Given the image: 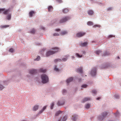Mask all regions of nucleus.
Returning a JSON list of instances; mask_svg holds the SVG:
<instances>
[{
  "label": "nucleus",
  "instance_id": "obj_40",
  "mask_svg": "<svg viewBox=\"0 0 121 121\" xmlns=\"http://www.w3.org/2000/svg\"><path fill=\"white\" fill-rule=\"evenodd\" d=\"M40 57L39 56H37V57L34 59L35 61H39L40 60Z\"/></svg>",
  "mask_w": 121,
  "mask_h": 121
},
{
  "label": "nucleus",
  "instance_id": "obj_58",
  "mask_svg": "<svg viewBox=\"0 0 121 121\" xmlns=\"http://www.w3.org/2000/svg\"><path fill=\"white\" fill-rule=\"evenodd\" d=\"M112 9V8L111 7L107 9V10H110Z\"/></svg>",
  "mask_w": 121,
  "mask_h": 121
},
{
  "label": "nucleus",
  "instance_id": "obj_20",
  "mask_svg": "<svg viewBox=\"0 0 121 121\" xmlns=\"http://www.w3.org/2000/svg\"><path fill=\"white\" fill-rule=\"evenodd\" d=\"M88 14L89 15H92L94 14V13L93 11L91 9H89L87 12Z\"/></svg>",
  "mask_w": 121,
  "mask_h": 121
},
{
  "label": "nucleus",
  "instance_id": "obj_63",
  "mask_svg": "<svg viewBox=\"0 0 121 121\" xmlns=\"http://www.w3.org/2000/svg\"><path fill=\"white\" fill-rule=\"evenodd\" d=\"M92 43H96V41H92Z\"/></svg>",
  "mask_w": 121,
  "mask_h": 121
},
{
  "label": "nucleus",
  "instance_id": "obj_53",
  "mask_svg": "<svg viewBox=\"0 0 121 121\" xmlns=\"http://www.w3.org/2000/svg\"><path fill=\"white\" fill-rule=\"evenodd\" d=\"M78 81L79 82H80L82 81V79L81 78H79L78 79Z\"/></svg>",
  "mask_w": 121,
  "mask_h": 121
},
{
  "label": "nucleus",
  "instance_id": "obj_44",
  "mask_svg": "<svg viewBox=\"0 0 121 121\" xmlns=\"http://www.w3.org/2000/svg\"><path fill=\"white\" fill-rule=\"evenodd\" d=\"M4 88V86L0 84V90H1Z\"/></svg>",
  "mask_w": 121,
  "mask_h": 121
},
{
  "label": "nucleus",
  "instance_id": "obj_15",
  "mask_svg": "<svg viewBox=\"0 0 121 121\" xmlns=\"http://www.w3.org/2000/svg\"><path fill=\"white\" fill-rule=\"evenodd\" d=\"M47 71V69H44L42 68L39 69L38 70V71L40 73H45Z\"/></svg>",
  "mask_w": 121,
  "mask_h": 121
},
{
  "label": "nucleus",
  "instance_id": "obj_36",
  "mask_svg": "<svg viewBox=\"0 0 121 121\" xmlns=\"http://www.w3.org/2000/svg\"><path fill=\"white\" fill-rule=\"evenodd\" d=\"M87 24L89 26H91L93 25V23L91 21H88L87 22Z\"/></svg>",
  "mask_w": 121,
  "mask_h": 121
},
{
  "label": "nucleus",
  "instance_id": "obj_42",
  "mask_svg": "<svg viewBox=\"0 0 121 121\" xmlns=\"http://www.w3.org/2000/svg\"><path fill=\"white\" fill-rule=\"evenodd\" d=\"M35 32L34 28H33L32 30L30 31V32L31 33L34 34Z\"/></svg>",
  "mask_w": 121,
  "mask_h": 121
},
{
  "label": "nucleus",
  "instance_id": "obj_49",
  "mask_svg": "<svg viewBox=\"0 0 121 121\" xmlns=\"http://www.w3.org/2000/svg\"><path fill=\"white\" fill-rule=\"evenodd\" d=\"M59 35V34L57 33H54L53 34V36H58Z\"/></svg>",
  "mask_w": 121,
  "mask_h": 121
},
{
  "label": "nucleus",
  "instance_id": "obj_48",
  "mask_svg": "<svg viewBox=\"0 0 121 121\" xmlns=\"http://www.w3.org/2000/svg\"><path fill=\"white\" fill-rule=\"evenodd\" d=\"M92 93L94 94H95L97 93V91L95 90H92Z\"/></svg>",
  "mask_w": 121,
  "mask_h": 121
},
{
  "label": "nucleus",
  "instance_id": "obj_28",
  "mask_svg": "<svg viewBox=\"0 0 121 121\" xmlns=\"http://www.w3.org/2000/svg\"><path fill=\"white\" fill-rule=\"evenodd\" d=\"M62 112L60 110H59L57 111L55 113V115L56 116H58L59 114L61 113Z\"/></svg>",
  "mask_w": 121,
  "mask_h": 121
},
{
  "label": "nucleus",
  "instance_id": "obj_2",
  "mask_svg": "<svg viewBox=\"0 0 121 121\" xmlns=\"http://www.w3.org/2000/svg\"><path fill=\"white\" fill-rule=\"evenodd\" d=\"M41 82L43 84L49 82V78L48 76L45 74H43L41 75Z\"/></svg>",
  "mask_w": 121,
  "mask_h": 121
},
{
  "label": "nucleus",
  "instance_id": "obj_64",
  "mask_svg": "<svg viewBox=\"0 0 121 121\" xmlns=\"http://www.w3.org/2000/svg\"><path fill=\"white\" fill-rule=\"evenodd\" d=\"M108 121H116V120H109Z\"/></svg>",
  "mask_w": 121,
  "mask_h": 121
},
{
  "label": "nucleus",
  "instance_id": "obj_1",
  "mask_svg": "<svg viewBox=\"0 0 121 121\" xmlns=\"http://www.w3.org/2000/svg\"><path fill=\"white\" fill-rule=\"evenodd\" d=\"M52 49L53 50H49L46 53V56L48 57L57 52L59 50V48L58 47H55L52 48Z\"/></svg>",
  "mask_w": 121,
  "mask_h": 121
},
{
  "label": "nucleus",
  "instance_id": "obj_12",
  "mask_svg": "<svg viewBox=\"0 0 121 121\" xmlns=\"http://www.w3.org/2000/svg\"><path fill=\"white\" fill-rule=\"evenodd\" d=\"M29 73L31 74V75L35 74L37 73V69H33L32 70H30L29 71Z\"/></svg>",
  "mask_w": 121,
  "mask_h": 121
},
{
  "label": "nucleus",
  "instance_id": "obj_51",
  "mask_svg": "<svg viewBox=\"0 0 121 121\" xmlns=\"http://www.w3.org/2000/svg\"><path fill=\"white\" fill-rule=\"evenodd\" d=\"M67 117H64L62 121H65L67 119Z\"/></svg>",
  "mask_w": 121,
  "mask_h": 121
},
{
  "label": "nucleus",
  "instance_id": "obj_11",
  "mask_svg": "<svg viewBox=\"0 0 121 121\" xmlns=\"http://www.w3.org/2000/svg\"><path fill=\"white\" fill-rule=\"evenodd\" d=\"M88 43L87 41L82 42L81 41L79 43V45L82 47H86L87 46Z\"/></svg>",
  "mask_w": 121,
  "mask_h": 121
},
{
  "label": "nucleus",
  "instance_id": "obj_55",
  "mask_svg": "<svg viewBox=\"0 0 121 121\" xmlns=\"http://www.w3.org/2000/svg\"><path fill=\"white\" fill-rule=\"evenodd\" d=\"M81 52H82V54H84V55H85L86 52H85V51H82Z\"/></svg>",
  "mask_w": 121,
  "mask_h": 121
},
{
  "label": "nucleus",
  "instance_id": "obj_34",
  "mask_svg": "<svg viewBox=\"0 0 121 121\" xmlns=\"http://www.w3.org/2000/svg\"><path fill=\"white\" fill-rule=\"evenodd\" d=\"M75 55L76 57L78 58H81L82 56V55H80L78 53H76Z\"/></svg>",
  "mask_w": 121,
  "mask_h": 121
},
{
  "label": "nucleus",
  "instance_id": "obj_24",
  "mask_svg": "<svg viewBox=\"0 0 121 121\" xmlns=\"http://www.w3.org/2000/svg\"><path fill=\"white\" fill-rule=\"evenodd\" d=\"M78 117V115L75 114L73 117L72 120L73 121H76L77 119V117Z\"/></svg>",
  "mask_w": 121,
  "mask_h": 121
},
{
  "label": "nucleus",
  "instance_id": "obj_9",
  "mask_svg": "<svg viewBox=\"0 0 121 121\" xmlns=\"http://www.w3.org/2000/svg\"><path fill=\"white\" fill-rule=\"evenodd\" d=\"M86 34V33L85 32L80 31L77 33L76 35L77 37L80 38L85 35Z\"/></svg>",
  "mask_w": 121,
  "mask_h": 121
},
{
  "label": "nucleus",
  "instance_id": "obj_4",
  "mask_svg": "<svg viewBox=\"0 0 121 121\" xmlns=\"http://www.w3.org/2000/svg\"><path fill=\"white\" fill-rule=\"evenodd\" d=\"M12 11L11 8H9L6 9L4 8H0V13L2 12L3 14L5 15L8 14L9 12Z\"/></svg>",
  "mask_w": 121,
  "mask_h": 121
},
{
  "label": "nucleus",
  "instance_id": "obj_30",
  "mask_svg": "<svg viewBox=\"0 0 121 121\" xmlns=\"http://www.w3.org/2000/svg\"><path fill=\"white\" fill-rule=\"evenodd\" d=\"M53 9V7L51 5H50L48 6V11L49 12H51L52 10Z\"/></svg>",
  "mask_w": 121,
  "mask_h": 121
},
{
  "label": "nucleus",
  "instance_id": "obj_38",
  "mask_svg": "<svg viewBox=\"0 0 121 121\" xmlns=\"http://www.w3.org/2000/svg\"><path fill=\"white\" fill-rule=\"evenodd\" d=\"M67 33V32L66 31H64L61 32V34L62 35H66Z\"/></svg>",
  "mask_w": 121,
  "mask_h": 121
},
{
  "label": "nucleus",
  "instance_id": "obj_13",
  "mask_svg": "<svg viewBox=\"0 0 121 121\" xmlns=\"http://www.w3.org/2000/svg\"><path fill=\"white\" fill-rule=\"evenodd\" d=\"M76 72L78 73H83L82 68L81 67L79 68H77L76 69Z\"/></svg>",
  "mask_w": 121,
  "mask_h": 121
},
{
  "label": "nucleus",
  "instance_id": "obj_50",
  "mask_svg": "<svg viewBox=\"0 0 121 121\" xmlns=\"http://www.w3.org/2000/svg\"><path fill=\"white\" fill-rule=\"evenodd\" d=\"M98 4L99 5L101 6H103L104 5V4L103 3H102L100 2H97Z\"/></svg>",
  "mask_w": 121,
  "mask_h": 121
},
{
  "label": "nucleus",
  "instance_id": "obj_6",
  "mask_svg": "<svg viewBox=\"0 0 121 121\" xmlns=\"http://www.w3.org/2000/svg\"><path fill=\"white\" fill-rule=\"evenodd\" d=\"M70 19V17L69 16H65L60 19L59 21L60 24L64 23Z\"/></svg>",
  "mask_w": 121,
  "mask_h": 121
},
{
  "label": "nucleus",
  "instance_id": "obj_26",
  "mask_svg": "<svg viewBox=\"0 0 121 121\" xmlns=\"http://www.w3.org/2000/svg\"><path fill=\"white\" fill-rule=\"evenodd\" d=\"M11 14H8L7 16L6 19L8 20H11Z\"/></svg>",
  "mask_w": 121,
  "mask_h": 121
},
{
  "label": "nucleus",
  "instance_id": "obj_27",
  "mask_svg": "<svg viewBox=\"0 0 121 121\" xmlns=\"http://www.w3.org/2000/svg\"><path fill=\"white\" fill-rule=\"evenodd\" d=\"M54 70L56 72H59L60 71L59 69L57 68L56 65H55Z\"/></svg>",
  "mask_w": 121,
  "mask_h": 121
},
{
  "label": "nucleus",
  "instance_id": "obj_54",
  "mask_svg": "<svg viewBox=\"0 0 121 121\" xmlns=\"http://www.w3.org/2000/svg\"><path fill=\"white\" fill-rule=\"evenodd\" d=\"M35 44L36 45H39L40 44V43L37 42H35Z\"/></svg>",
  "mask_w": 121,
  "mask_h": 121
},
{
  "label": "nucleus",
  "instance_id": "obj_8",
  "mask_svg": "<svg viewBox=\"0 0 121 121\" xmlns=\"http://www.w3.org/2000/svg\"><path fill=\"white\" fill-rule=\"evenodd\" d=\"M111 64L109 63L106 62L102 64L100 66V68L102 69H106L110 67Z\"/></svg>",
  "mask_w": 121,
  "mask_h": 121
},
{
  "label": "nucleus",
  "instance_id": "obj_57",
  "mask_svg": "<svg viewBox=\"0 0 121 121\" xmlns=\"http://www.w3.org/2000/svg\"><path fill=\"white\" fill-rule=\"evenodd\" d=\"M57 1L59 3H61L62 2V0H57Z\"/></svg>",
  "mask_w": 121,
  "mask_h": 121
},
{
  "label": "nucleus",
  "instance_id": "obj_16",
  "mask_svg": "<svg viewBox=\"0 0 121 121\" xmlns=\"http://www.w3.org/2000/svg\"><path fill=\"white\" fill-rule=\"evenodd\" d=\"M89 100V98L85 97L82 100L81 102L82 103H84L85 102Z\"/></svg>",
  "mask_w": 121,
  "mask_h": 121
},
{
  "label": "nucleus",
  "instance_id": "obj_45",
  "mask_svg": "<svg viewBox=\"0 0 121 121\" xmlns=\"http://www.w3.org/2000/svg\"><path fill=\"white\" fill-rule=\"evenodd\" d=\"M115 36H114L113 35H109L108 36V39L110 38H111L112 37H114Z\"/></svg>",
  "mask_w": 121,
  "mask_h": 121
},
{
  "label": "nucleus",
  "instance_id": "obj_41",
  "mask_svg": "<svg viewBox=\"0 0 121 121\" xmlns=\"http://www.w3.org/2000/svg\"><path fill=\"white\" fill-rule=\"evenodd\" d=\"M114 97L116 99H119V96L115 94L114 95Z\"/></svg>",
  "mask_w": 121,
  "mask_h": 121
},
{
  "label": "nucleus",
  "instance_id": "obj_19",
  "mask_svg": "<svg viewBox=\"0 0 121 121\" xmlns=\"http://www.w3.org/2000/svg\"><path fill=\"white\" fill-rule=\"evenodd\" d=\"M102 52V51L100 50H96L94 52L97 55H99V54Z\"/></svg>",
  "mask_w": 121,
  "mask_h": 121
},
{
  "label": "nucleus",
  "instance_id": "obj_56",
  "mask_svg": "<svg viewBox=\"0 0 121 121\" xmlns=\"http://www.w3.org/2000/svg\"><path fill=\"white\" fill-rule=\"evenodd\" d=\"M60 29H56L55 30L57 31H60Z\"/></svg>",
  "mask_w": 121,
  "mask_h": 121
},
{
  "label": "nucleus",
  "instance_id": "obj_47",
  "mask_svg": "<svg viewBox=\"0 0 121 121\" xmlns=\"http://www.w3.org/2000/svg\"><path fill=\"white\" fill-rule=\"evenodd\" d=\"M45 49H44L43 50H42V51H40L39 52L42 55H43V54L44 51Z\"/></svg>",
  "mask_w": 121,
  "mask_h": 121
},
{
  "label": "nucleus",
  "instance_id": "obj_23",
  "mask_svg": "<svg viewBox=\"0 0 121 121\" xmlns=\"http://www.w3.org/2000/svg\"><path fill=\"white\" fill-rule=\"evenodd\" d=\"M67 92V91L66 90L63 89L62 91V94L64 95H66Z\"/></svg>",
  "mask_w": 121,
  "mask_h": 121
},
{
  "label": "nucleus",
  "instance_id": "obj_35",
  "mask_svg": "<svg viewBox=\"0 0 121 121\" xmlns=\"http://www.w3.org/2000/svg\"><path fill=\"white\" fill-rule=\"evenodd\" d=\"M9 80L7 79L6 80L4 81L3 82L4 84L6 85H7L9 83Z\"/></svg>",
  "mask_w": 121,
  "mask_h": 121
},
{
  "label": "nucleus",
  "instance_id": "obj_61",
  "mask_svg": "<svg viewBox=\"0 0 121 121\" xmlns=\"http://www.w3.org/2000/svg\"><path fill=\"white\" fill-rule=\"evenodd\" d=\"M40 114L39 113V112L36 115V117H37Z\"/></svg>",
  "mask_w": 121,
  "mask_h": 121
},
{
  "label": "nucleus",
  "instance_id": "obj_31",
  "mask_svg": "<svg viewBox=\"0 0 121 121\" xmlns=\"http://www.w3.org/2000/svg\"><path fill=\"white\" fill-rule=\"evenodd\" d=\"M54 102H53L50 104V108L51 109H52L53 108V107L54 106Z\"/></svg>",
  "mask_w": 121,
  "mask_h": 121
},
{
  "label": "nucleus",
  "instance_id": "obj_10",
  "mask_svg": "<svg viewBox=\"0 0 121 121\" xmlns=\"http://www.w3.org/2000/svg\"><path fill=\"white\" fill-rule=\"evenodd\" d=\"M74 78L73 77H70L68 78L66 80V82L67 85H68L70 82H72L74 79Z\"/></svg>",
  "mask_w": 121,
  "mask_h": 121
},
{
  "label": "nucleus",
  "instance_id": "obj_18",
  "mask_svg": "<svg viewBox=\"0 0 121 121\" xmlns=\"http://www.w3.org/2000/svg\"><path fill=\"white\" fill-rule=\"evenodd\" d=\"M39 106L38 105H35L34 106L33 110L34 111H36L39 108Z\"/></svg>",
  "mask_w": 121,
  "mask_h": 121
},
{
  "label": "nucleus",
  "instance_id": "obj_22",
  "mask_svg": "<svg viewBox=\"0 0 121 121\" xmlns=\"http://www.w3.org/2000/svg\"><path fill=\"white\" fill-rule=\"evenodd\" d=\"M88 86V85L87 84H83L81 85V87L82 88H81V90H82V88H86Z\"/></svg>",
  "mask_w": 121,
  "mask_h": 121
},
{
  "label": "nucleus",
  "instance_id": "obj_37",
  "mask_svg": "<svg viewBox=\"0 0 121 121\" xmlns=\"http://www.w3.org/2000/svg\"><path fill=\"white\" fill-rule=\"evenodd\" d=\"M85 107L86 109H88L90 107V104L88 103L86 104L85 105Z\"/></svg>",
  "mask_w": 121,
  "mask_h": 121
},
{
  "label": "nucleus",
  "instance_id": "obj_29",
  "mask_svg": "<svg viewBox=\"0 0 121 121\" xmlns=\"http://www.w3.org/2000/svg\"><path fill=\"white\" fill-rule=\"evenodd\" d=\"M63 13H65L68 12L69 11V9L67 8L64 9L62 10Z\"/></svg>",
  "mask_w": 121,
  "mask_h": 121
},
{
  "label": "nucleus",
  "instance_id": "obj_43",
  "mask_svg": "<svg viewBox=\"0 0 121 121\" xmlns=\"http://www.w3.org/2000/svg\"><path fill=\"white\" fill-rule=\"evenodd\" d=\"M9 51L11 53H13L14 51V50L13 48H11L9 49Z\"/></svg>",
  "mask_w": 121,
  "mask_h": 121
},
{
  "label": "nucleus",
  "instance_id": "obj_21",
  "mask_svg": "<svg viewBox=\"0 0 121 121\" xmlns=\"http://www.w3.org/2000/svg\"><path fill=\"white\" fill-rule=\"evenodd\" d=\"M47 106H44L43 107V108L42 109L39 111V113L41 114L42 112H43L44 111V110H45L47 108Z\"/></svg>",
  "mask_w": 121,
  "mask_h": 121
},
{
  "label": "nucleus",
  "instance_id": "obj_5",
  "mask_svg": "<svg viewBox=\"0 0 121 121\" xmlns=\"http://www.w3.org/2000/svg\"><path fill=\"white\" fill-rule=\"evenodd\" d=\"M65 99L62 98L58 100L57 104L59 106L63 105L65 104Z\"/></svg>",
  "mask_w": 121,
  "mask_h": 121
},
{
  "label": "nucleus",
  "instance_id": "obj_14",
  "mask_svg": "<svg viewBox=\"0 0 121 121\" xmlns=\"http://www.w3.org/2000/svg\"><path fill=\"white\" fill-rule=\"evenodd\" d=\"M35 12L33 11H30L29 13V16L30 17H32L33 15L35 14Z\"/></svg>",
  "mask_w": 121,
  "mask_h": 121
},
{
  "label": "nucleus",
  "instance_id": "obj_7",
  "mask_svg": "<svg viewBox=\"0 0 121 121\" xmlns=\"http://www.w3.org/2000/svg\"><path fill=\"white\" fill-rule=\"evenodd\" d=\"M90 74L92 77H96L97 74L96 68L94 67L92 68L91 69Z\"/></svg>",
  "mask_w": 121,
  "mask_h": 121
},
{
  "label": "nucleus",
  "instance_id": "obj_33",
  "mask_svg": "<svg viewBox=\"0 0 121 121\" xmlns=\"http://www.w3.org/2000/svg\"><path fill=\"white\" fill-rule=\"evenodd\" d=\"M9 25H1L0 26V27L1 28H6L7 27H9Z\"/></svg>",
  "mask_w": 121,
  "mask_h": 121
},
{
  "label": "nucleus",
  "instance_id": "obj_17",
  "mask_svg": "<svg viewBox=\"0 0 121 121\" xmlns=\"http://www.w3.org/2000/svg\"><path fill=\"white\" fill-rule=\"evenodd\" d=\"M110 54V53L108 51H106L103 53V54L102 55V56H108Z\"/></svg>",
  "mask_w": 121,
  "mask_h": 121
},
{
  "label": "nucleus",
  "instance_id": "obj_25",
  "mask_svg": "<svg viewBox=\"0 0 121 121\" xmlns=\"http://www.w3.org/2000/svg\"><path fill=\"white\" fill-rule=\"evenodd\" d=\"M65 57V58H64L61 59V61L65 62L68 59V56H66Z\"/></svg>",
  "mask_w": 121,
  "mask_h": 121
},
{
  "label": "nucleus",
  "instance_id": "obj_3",
  "mask_svg": "<svg viewBox=\"0 0 121 121\" xmlns=\"http://www.w3.org/2000/svg\"><path fill=\"white\" fill-rule=\"evenodd\" d=\"M107 114V113L104 111L100 115L98 116L97 118L99 121L103 120Z\"/></svg>",
  "mask_w": 121,
  "mask_h": 121
},
{
  "label": "nucleus",
  "instance_id": "obj_60",
  "mask_svg": "<svg viewBox=\"0 0 121 121\" xmlns=\"http://www.w3.org/2000/svg\"><path fill=\"white\" fill-rule=\"evenodd\" d=\"M100 99V97H98L96 98V99H97L98 100H99Z\"/></svg>",
  "mask_w": 121,
  "mask_h": 121
},
{
  "label": "nucleus",
  "instance_id": "obj_39",
  "mask_svg": "<svg viewBox=\"0 0 121 121\" xmlns=\"http://www.w3.org/2000/svg\"><path fill=\"white\" fill-rule=\"evenodd\" d=\"M114 114L115 116L116 117H118L119 116V113L118 111H117L115 112Z\"/></svg>",
  "mask_w": 121,
  "mask_h": 121
},
{
  "label": "nucleus",
  "instance_id": "obj_52",
  "mask_svg": "<svg viewBox=\"0 0 121 121\" xmlns=\"http://www.w3.org/2000/svg\"><path fill=\"white\" fill-rule=\"evenodd\" d=\"M40 28L44 30H45V28L42 26H41Z\"/></svg>",
  "mask_w": 121,
  "mask_h": 121
},
{
  "label": "nucleus",
  "instance_id": "obj_46",
  "mask_svg": "<svg viewBox=\"0 0 121 121\" xmlns=\"http://www.w3.org/2000/svg\"><path fill=\"white\" fill-rule=\"evenodd\" d=\"M101 26L100 25H94L93 26V27L94 28H95L96 27H98L99 28Z\"/></svg>",
  "mask_w": 121,
  "mask_h": 121
},
{
  "label": "nucleus",
  "instance_id": "obj_59",
  "mask_svg": "<svg viewBox=\"0 0 121 121\" xmlns=\"http://www.w3.org/2000/svg\"><path fill=\"white\" fill-rule=\"evenodd\" d=\"M6 0H1L2 2L3 3L6 2Z\"/></svg>",
  "mask_w": 121,
  "mask_h": 121
},
{
  "label": "nucleus",
  "instance_id": "obj_32",
  "mask_svg": "<svg viewBox=\"0 0 121 121\" xmlns=\"http://www.w3.org/2000/svg\"><path fill=\"white\" fill-rule=\"evenodd\" d=\"M54 61L55 63H56L58 62L61 61V59L59 58L56 59L54 60Z\"/></svg>",
  "mask_w": 121,
  "mask_h": 121
},
{
  "label": "nucleus",
  "instance_id": "obj_62",
  "mask_svg": "<svg viewBox=\"0 0 121 121\" xmlns=\"http://www.w3.org/2000/svg\"><path fill=\"white\" fill-rule=\"evenodd\" d=\"M14 71V70L13 69H11L10 70V71H11H11Z\"/></svg>",
  "mask_w": 121,
  "mask_h": 121
}]
</instances>
